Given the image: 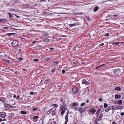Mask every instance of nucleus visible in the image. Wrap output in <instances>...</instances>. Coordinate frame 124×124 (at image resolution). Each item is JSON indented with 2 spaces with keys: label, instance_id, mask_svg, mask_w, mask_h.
<instances>
[{
  "label": "nucleus",
  "instance_id": "1",
  "mask_svg": "<svg viewBox=\"0 0 124 124\" xmlns=\"http://www.w3.org/2000/svg\"><path fill=\"white\" fill-rule=\"evenodd\" d=\"M65 104L63 103V104L61 106L60 108V111L61 110H66L67 109V107L66 106Z\"/></svg>",
  "mask_w": 124,
  "mask_h": 124
},
{
  "label": "nucleus",
  "instance_id": "2",
  "mask_svg": "<svg viewBox=\"0 0 124 124\" xmlns=\"http://www.w3.org/2000/svg\"><path fill=\"white\" fill-rule=\"evenodd\" d=\"M103 116L102 114L101 115L99 116V118L98 119V118H97L95 120V122L96 124H97L98 120L100 121L101 120Z\"/></svg>",
  "mask_w": 124,
  "mask_h": 124
},
{
  "label": "nucleus",
  "instance_id": "3",
  "mask_svg": "<svg viewBox=\"0 0 124 124\" xmlns=\"http://www.w3.org/2000/svg\"><path fill=\"white\" fill-rule=\"evenodd\" d=\"M6 116L7 115L6 113L3 112H0V117H1L5 118Z\"/></svg>",
  "mask_w": 124,
  "mask_h": 124
},
{
  "label": "nucleus",
  "instance_id": "4",
  "mask_svg": "<svg viewBox=\"0 0 124 124\" xmlns=\"http://www.w3.org/2000/svg\"><path fill=\"white\" fill-rule=\"evenodd\" d=\"M18 42L16 40H14L12 43V45L13 47H16L18 45Z\"/></svg>",
  "mask_w": 124,
  "mask_h": 124
},
{
  "label": "nucleus",
  "instance_id": "5",
  "mask_svg": "<svg viewBox=\"0 0 124 124\" xmlns=\"http://www.w3.org/2000/svg\"><path fill=\"white\" fill-rule=\"evenodd\" d=\"M56 108H52L49 110L47 112V113L49 114L55 111Z\"/></svg>",
  "mask_w": 124,
  "mask_h": 124
},
{
  "label": "nucleus",
  "instance_id": "6",
  "mask_svg": "<svg viewBox=\"0 0 124 124\" xmlns=\"http://www.w3.org/2000/svg\"><path fill=\"white\" fill-rule=\"evenodd\" d=\"M72 91L74 93H76L78 91V89L76 86H74L72 88Z\"/></svg>",
  "mask_w": 124,
  "mask_h": 124
},
{
  "label": "nucleus",
  "instance_id": "7",
  "mask_svg": "<svg viewBox=\"0 0 124 124\" xmlns=\"http://www.w3.org/2000/svg\"><path fill=\"white\" fill-rule=\"evenodd\" d=\"M86 109V108H80L79 109L78 111L81 113H82Z\"/></svg>",
  "mask_w": 124,
  "mask_h": 124
},
{
  "label": "nucleus",
  "instance_id": "8",
  "mask_svg": "<svg viewBox=\"0 0 124 124\" xmlns=\"http://www.w3.org/2000/svg\"><path fill=\"white\" fill-rule=\"evenodd\" d=\"M82 84H85L86 85H87L89 84V83L86 80L84 79L83 80Z\"/></svg>",
  "mask_w": 124,
  "mask_h": 124
},
{
  "label": "nucleus",
  "instance_id": "9",
  "mask_svg": "<svg viewBox=\"0 0 124 124\" xmlns=\"http://www.w3.org/2000/svg\"><path fill=\"white\" fill-rule=\"evenodd\" d=\"M72 64L73 66H78L79 65V64L78 62L76 61L72 63Z\"/></svg>",
  "mask_w": 124,
  "mask_h": 124
},
{
  "label": "nucleus",
  "instance_id": "10",
  "mask_svg": "<svg viewBox=\"0 0 124 124\" xmlns=\"http://www.w3.org/2000/svg\"><path fill=\"white\" fill-rule=\"evenodd\" d=\"M68 113L65 116V124H66L68 122Z\"/></svg>",
  "mask_w": 124,
  "mask_h": 124
},
{
  "label": "nucleus",
  "instance_id": "11",
  "mask_svg": "<svg viewBox=\"0 0 124 124\" xmlns=\"http://www.w3.org/2000/svg\"><path fill=\"white\" fill-rule=\"evenodd\" d=\"M0 101L3 103H4L6 101V99L4 98H0Z\"/></svg>",
  "mask_w": 124,
  "mask_h": 124
},
{
  "label": "nucleus",
  "instance_id": "12",
  "mask_svg": "<svg viewBox=\"0 0 124 124\" xmlns=\"http://www.w3.org/2000/svg\"><path fill=\"white\" fill-rule=\"evenodd\" d=\"M4 107H8L9 108L12 107V105L6 103H5L4 105Z\"/></svg>",
  "mask_w": 124,
  "mask_h": 124
},
{
  "label": "nucleus",
  "instance_id": "13",
  "mask_svg": "<svg viewBox=\"0 0 124 124\" xmlns=\"http://www.w3.org/2000/svg\"><path fill=\"white\" fill-rule=\"evenodd\" d=\"M115 99H119L120 98L121 95H120L116 94L115 95Z\"/></svg>",
  "mask_w": 124,
  "mask_h": 124
},
{
  "label": "nucleus",
  "instance_id": "14",
  "mask_svg": "<svg viewBox=\"0 0 124 124\" xmlns=\"http://www.w3.org/2000/svg\"><path fill=\"white\" fill-rule=\"evenodd\" d=\"M79 47L76 46L73 48V50L74 51H78L79 50Z\"/></svg>",
  "mask_w": 124,
  "mask_h": 124
},
{
  "label": "nucleus",
  "instance_id": "15",
  "mask_svg": "<svg viewBox=\"0 0 124 124\" xmlns=\"http://www.w3.org/2000/svg\"><path fill=\"white\" fill-rule=\"evenodd\" d=\"M96 111V110L95 109H90V112L93 113H95Z\"/></svg>",
  "mask_w": 124,
  "mask_h": 124
},
{
  "label": "nucleus",
  "instance_id": "16",
  "mask_svg": "<svg viewBox=\"0 0 124 124\" xmlns=\"http://www.w3.org/2000/svg\"><path fill=\"white\" fill-rule=\"evenodd\" d=\"M67 84L65 83H63L62 85V88L64 89L66 87Z\"/></svg>",
  "mask_w": 124,
  "mask_h": 124
},
{
  "label": "nucleus",
  "instance_id": "17",
  "mask_svg": "<svg viewBox=\"0 0 124 124\" xmlns=\"http://www.w3.org/2000/svg\"><path fill=\"white\" fill-rule=\"evenodd\" d=\"M101 110V109H99L97 111L96 113L97 116V117H98V116L99 115L100 112Z\"/></svg>",
  "mask_w": 124,
  "mask_h": 124
},
{
  "label": "nucleus",
  "instance_id": "18",
  "mask_svg": "<svg viewBox=\"0 0 124 124\" xmlns=\"http://www.w3.org/2000/svg\"><path fill=\"white\" fill-rule=\"evenodd\" d=\"M78 103L76 102L73 103H72V106L76 107L78 106Z\"/></svg>",
  "mask_w": 124,
  "mask_h": 124
},
{
  "label": "nucleus",
  "instance_id": "19",
  "mask_svg": "<svg viewBox=\"0 0 124 124\" xmlns=\"http://www.w3.org/2000/svg\"><path fill=\"white\" fill-rule=\"evenodd\" d=\"M8 20L6 19H0V22H5L7 21Z\"/></svg>",
  "mask_w": 124,
  "mask_h": 124
},
{
  "label": "nucleus",
  "instance_id": "20",
  "mask_svg": "<svg viewBox=\"0 0 124 124\" xmlns=\"http://www.w3.org/2000/svg\"><path fill=\"white\" fill-rule=\"evenodd\" d=\"M116 109H122V107L119 106H118L115 108Z\"/></svg>",
  "mask_w": 124,
  "mask_h": 124
},
{
  "label": "nucleus",
  "instance_id": "21",
  "mask_svg": "<svg viewBox=\"0 0 124 124\" xmlns=\"http://www.w3.org/2000/svg\"><path fill=\"white\" fill-rule=\"evenodd\" d=\"M111 109V108L110 106H109V108H108L106 109L105 111V112H108V111L110 110Z\"/></svg>",
  "mask_w": 124,
  "mask_h": 124
},
{
  "label": "nucleus",
  "instance_id": "22",
  "mask_svg": "<svg viewBox=\"0 0 124 124\" xmlns=\"http://www.w3.org/2000/svg\"><path fill=\"white\" fill-rule=\"evenodd\" d=\"M76 25H77V23H75L74 24H70L69 26L70 27H72L73 26H76Z\"/></svg>",
  "mask_w": 124,
  "mask_h": 124
},
{
  "label": "nucleus",
  "instance_id": "23",
  "mask_svg": "<svg viewBox=\"0 0 124 124\" xmlns=\"http://www.w3.org/2000/svg\"><path fill=\"white\" fill-rule=\"evenodd\" d=\"M99 7L98 6H96L94 8V11L96 12V11L98 9Z\"/></svg>",
  "mask_w": 124,
  "mask_h": 124
},
{
  "label": "nucleus",
  "instance_id": "24",
  "mask_svg": "<svg viewBox=\"0 0 124 124\" xmlns=\"http://www.w3.org/2000/svg\"><path fill=\"white\" fill-rule=\"evenodd\" d=\"M21 113L22 114H27V112L25 111H21Z\"/></svg>",
  "mask_w": 124,
  "mask_h": 124
},
{
  "label": "nucleus",
  "instance_id": "25",
  "mask_svg": "<svg viewBox=\"0 0 124 124\" xmlns=\"http://www.w3.org/2000/svg\"><path fill=\"white\" fill-rule=\"evenodd\" d=\"M115 90L118 91H121V88L120 87H116L115 88Z\"/></svg>",
  "mask_w": 124,
  "mask_h": 124
},
{
  "label": "nucleus",
  "instance_id": "26",
  "mask_svg": "<svg viewBox=\"0 0 124 124\" xmlns=\"http://www.w3.org/2000/svg\"><path fill=\"white\" fill-rule=\"evenodd\" d=\"M49 40L47 38H45L44 39V41L45 42H49Z\"/></svg>",
  "mask_w": 124,
  "mask_h": 124
},
{
  "label": "nucleus",
  "instance_id": "27",
  "mask_svg": "<svg viewBox=\"0 0 124 124\" xmlns=\"http://www.w3.org/2000/svg\"><path fill=\"white\" fill-rule=\"evenodd\" d=\"M65 110H61L60 111H61V114L62 115H63L65 113Z\"/></svg>",
  "mask_w": 124,
  "mask_h": 124
},
{
  "label": "nucleus",
  "instance_id": "28",
  "mask_svg": "<svg viewBox=\"0 0 124 124\" xmlns=\"http://www.w3.org/2000/svg\"><path fill=\"white\" fill-rule=\"evenodd\" d=\"M122 100H120L118 101V103L119 105H120L122 103Z\"/></svg>",
  "mask_w": 124,
  "mask_h": 124
},
{
  "label": "nucleus",
  "instance_id": "29",
  "mask_svg": "<svg viewBox=\"0 0 124 124\" xmlns=\"http://www.w3.org/2000/svg\"><path fill=\"white\" fill-rule=\"evenodd\" d=\"M61 84L59 83L56 85V87H57L58 88H60V87H61Z\"/></svg>",
  "mask_w": 124,
  "mask_h": 124
},
{
  "label": "nucleus",
  "instance_id": "30",
  "mask_svg": "<svg viewBox=\"0 0 124 124\" xmlns=\"http://www.w3.org/2000/svg\"><path fill=\"white\" fill-rule=\"evenodd\" d=\"M30 94L31 95H32L33 94H34L35 95H36V93H34L32 92H30Z\"/></svg>",
  "mask_w": 124,
  "mask_h": 124
},
{
  "label": "nucleus",
  "instance_id": "31",
  "mask_svg": "<svg viewBox=\"0 0 124 124\" xmlns=\"http://www.w3.org/2000/svg\"><path fill=\"white\" fill-rule=\"evenodd\" d=\"M104 108H106V107H107L108 106V104L107 103H105L104 104Z\"/></svg>",
  "mask_w": 124,
  "mask_h": 124
},
{
  "label": "nucleus",
  "instance_id": "32",
  "mask_svg": "<svg viewBox=\"0 0 124 124\" xmlns=\"http://www.w3.org/2000/svg\"><path fill=\"white\" fill-rule=\"evenodd\" d=\"M14 33H8L7 34V35H8V36H11L13 35H14Z\"/></svg>",
  "mask_w": 124,
  "mask_h": 124
},
{
  "label": "nucleus",
  "instance_id": "33",
  "mask_svg": "<svg viewBox=\"0 0 124 124\" xmlns=\"http://www.w3.org/2000/svg\"><path fill=\"white\" fill-rule=\"evenodd\" d=\"M50 79L48 78H47L45 80V82L46 83H48Z\"/></svg>",
  "mask_w": 124,
  "mask_h": 124
},
{
  "label": "nucleus",
  "instance_id": "34",
  "mask_svg": "<svg viewBox=\"0 0 124 124\" xmlns=\"http://www.w3.org/2000/svg\"><path fill=\"white\" fill-rule=\"evenodd\" d=\"M6 120V119L4 118L3 119H2L0 118V122H2V121H5Z\"/></svg>",
  "mask_w": 124,
  "mask_h": 124
},
{
  "label": "nucleus",
  "instance_id": "35",
  "mask_svg": "<svg viewBox=\"0 0 124 124\" xmlns=\"http://www.w3.org/2000/svg\"><path fill=\"white\" fill-rule=\"evenodd\" d=\"M56 70V69L55 68H54L53 69L51 70L52 72L53 73Z\"/></svg>",
  "mask_w": 124,
  "mask_h": 124
},
{
  "label": "nucleus",
  "instance_id": "36",
  "mask_svg": "<svg viewBox=\"0 0 124 124\" xmlns=\"http://www.w3.org/2000/svg\"><path fill=\"white\" fill-rule=\"evenodd\" d=\"M39 117L38 116H34L33 117V118L34 119H38L39 118Z\"/></svg>",
  "mask_w": 124,
  "mask_h": 124
},
{
  "label": "nucleus",
  "instance_id": "37",
  "mask_svg": "<svg viewBox=\"0 0 124 124\" xmlns=\"http://www.w3.org/2000/svg\"><path fill=\"white\" fill-rule=\"evenodd\" d=\"M104 65V64H102V65H100V66H99L98 67H96V69H98V68L99 67H101V66H103V65Z\"/></svg>",
  "mask_w": 124,
  "mask_h": 124
},
{
  "label": "nucleus",
  "instance_id": "38",
  "mask_svg": "<svg viewBox=\"0 0 124 124\" xmlns=\"http://www.w3.org/2000/svg\"><path fill=\"white\" fill-rule=\"evenodd\" d=\"M52 106L53 107H58V105L56 104H53L52 105Z\"/></svg>",
  "mask_w": 124,
  "mask_h": 124
},
{
  "label": "nucleus",
  "instance_id": "39",
  "mask_svg": "<svg viewBox=\"0 0 124 124\" xmlns=\"http://www.w3.org/2000/svg\"><path fill=\"white\" fill-rule=\"evenodd\" d=\"M85 102L82 103L81 104L80 106H82L84 105H85Z\"/></svg>",
  "mask_w": 124,
  "mask_h": 124
},
{
  "label": "nucleus",
  "instance_id": "40",
  "mask_svg": "<svg viewBox=\"0 0 124 124\" xmlns=\"http://www.w3.org/2000/svg\"><path fill=\"white\" fill-rule=\"evenodd\" d=\"M8 15H9V17H13V15L11 14V13H8Z\"/></svg>",
  "mask_w": 124,
  "mask_h": 124
},
{
  "label": "nucleus",
  "instance_id": "41",
  "mask_svg": "<svg viewBox=\"0 0 124 124\" xmlns=\"http://www.w3.org/2000/svg\"><path fill=\"white\" fill-rule=\"evenodd\" d=\"M58 61H55L54 62L53 64L54 65H56L58 63Z\"/></svg>",
  "mask_w": 124,
  "mask_h": 124
},
{
  "label": "nucleus",
  "instance_id": "42",
  "mask_svg": "<svg viewBox=\"0 0 124 124\" xmlns=\"http://www.w3.org/2000/svg\"><path fill=\"white\" fill-rule=\"evenodd\" d=\"M54 112L53 113H52V116L55 115L56 114V112L55 111H54Z\"/></svg>",
  "mask_w": 124,
  "mask_h": 124
},
{
  "label": "nucleus",
  "instance_id": "43",
  "mask_svg": "<svg viewBox=\"0 0 124 124\" xmlns=\"http://www.w3.org/2000/svg\"><path fill=\"white\" fill-rule=\"evenodd\" d=\"M39 60L37 59H35L34 60V62H35L38 61H39Z\"/></svg>",
  "mask_w": 124,
  "mask_h": 124
},
{
  "label": "nucleus",
  "instance_id": "44",
  "mask_svg": "<svg viewBox=\"0 0 124 124\" xmlns=\"http://www.w3.org/2000/svg\"><path fill=\"white\" fill-rule=\"evenodd\" d=\"M37 109V108H34L32 109V110L33 111H35Z\"/></svg>",
  "mask_w": 124,
  "mask_h": 124
},
{
  "label": "nucleus",
  "instance_id": "45",
  "mask_svg": "<svg viewBox=\"0 0 124 124\" xmlns=\"http://www.w3.org/2000/svg\"><path fill=\"white\" fill-rule=\"evenodd\" d=\"M62 72L63 74H64L65 73V70H63L62 71Z\"/></svg>",
  "mask_w": 124,
  "mask_h": 124
},
{
  "label": "nucleus",
  "instance_id": "46",
  "mask_svg": "<svg viewBox=\"0 0 124 124\" xmlns=\"http://www.w3.org/2000/svg\"><path fill=\"white\" fill-rule=\"evenodd\" d=\"M119 42H117L116 43H113V44H117V45L119 44Z\"/></svg>",
  "mask_w": 124,
  "mask_h": 124
},
{
  "label": "nucleus",
  "instance_id": "47",
  "mask_svg": "<svg viewBox=\"0 0 124 124\" xmlns=\"http://www.w3.org/2000/svg\"><path fill=\"white\" fill-rule=\"evenodd\" d=\"M43 34L44 36H46L48 35V34L47 33H44Z\"/></svg>",
  "mask_w": 124,
  "mask_h": 124
},
{
  "label": "nucleus",
  "instance_id": "48",
  "mask_svg": "<svg viewBox=\"0 0 124 124\" xmlns=\"http://www.w3.org/2000/svg\"><path fill=\"white\" fill-rule=\"evenodd\" d=\"M45 60L46 61H47L49 60V58H46L45 59Z\"/></svg>",
  "mask_w": 124,
  "mask_h": 124
},
{
  "label": "nucleus",
  "instance_id": "49",
  "mask_svg": "<svg viewBox=\"0 0 124 124\" xmlns=\"http://www.w3.org/2000/svg\"><path fill=\"white\" fill-rule=\"evenodd\" d=\"M23 58L22 57H20L19 58V61H21L23 60Z\"/></svg>",
  "mask_w": 124,
  "mask_h": 124
},
{
  "label": "nucleus",
  "instance_id": "50",
  "mask_svg": "<svg viewBox=\"0 0 124 124\" xmlns=\"http://www.w3.org/2000/svg\"><path fill=\"white\" fill-rule=\"evenodd\" d=\"M12 15H15V16H16L17 17V18H20V17H19V16H16V14H12Z\"/></svg>",
  "mask_w": 124,
  "mask_h": 124
},
{
  "label": "nucleus",
  "instance_id": "51",
  "mask_svg": "<svg viewBox=\"0 0 124 124\" xmlns=\"http://www.w3.org/2000/svg\"><path fill=\"white\" fill-rule=\"evenodd\" d=\"M120 115L121 116H123L124 115V112L121 113Z\"/></svg>",
  "mask_w": 124,
  "mask_h": 124
},
{
  "label": "nucleus",
  "instance_id": "52",
  "mask_svg": "<svg viewBox=\"0 0 124 124\" xmlns=\"http://www.w3.org/2000/svg\"><path fill=\"white\" fill-rule=\"evenodd\" d=\"M104 45V43H101V44H100L99 46H103Z\"/></svg>",
  "mask_w": 124,
  "mask_h": 124
},
{
  "label": "nucleus",
  "instance_id": "53",
  "mask_svg": "<svg viewBox=\"0 0 124 124\" xmlns=\"http://www.w3.org/2000/svg\"><path fill=\"white\" fill-rule=\"evenodd\" d=\"M20 98V96L19 95H18L16 98L17 100H18Z\"/></svg>",
  "mask_w": 124,
  "mask_h": 124
},
{
  "label": "nucleus",
  "instance_id": "54",
  "mask_svg": "<svg viewBox=\"0 0 124 124\" xmlns=\"http://www.w3.org/2000/svg\"><path fill=\"white\" fill-rule=\"evenodd\" d=\"M112 124H117L114 121H113L112 122Z\"/></svg>",
  "mask_w": 124,
  "mask_h": 124
},
{
  "label": "nucleus",
  "instance_id": "55",
  "mask_svg": "<svg viewBox=\"0 0 124 124\" xmlns=\"http://www.w3.org/2000/svg\"><path fill=\"white\" fill-rule=\"evenodd\" d=\"M109 35V34L108 33H107L105 35L106 36H108Z\"/></svg>",
  "mask_w": 124,
  "mask_h": 124
},
{
  "label": "nucleus",
  "instance_id": "56",
  "mask_svg": "<svg viewBox=\"0 0 124 124\" xmlns=\"http://www.w3.org/2000/svg\"><path fill=\"white\" fill-rule=\"evenodd\" d=\"M23 70L24 71H25V72H27V70H26L25 69H24Z\"/></svg>",
  "mask_w": 124,
  "mask_h": 124
},
{
  "label": "nucleus",
  "instance_id": "57",
  "mask_svg": "<svg viewBox=\"0 0 124 124\" xmlns=\"http://www.w3.org/2000/svg\"><path fill=\"white\" fill-rule=\"evenodd\" d=\"M99 101L100 102H101L102 101V99L101 98L99 99Z\"/></svg>",
  "mask_w": 124,
  "mask_h": 124
},
{
  "label": "nucleus",
  "instance_id": "58",
  "mask_svg": "<svg viewBox=\"0 0 124 124\" xmlns=\"http://www.w3.org/2000/svg\"><path fill=\"white\" fill-rule=\"evenodd\" d=\"M16 95L15 94H14V96H13V97L14 98H16Z\"/></svg>",
  "mask_w": 124,
  "mask_h": 124
},
{
  "label": "nucleus",
  "instance_id": "59",
  "mask_svg": "<svg viewBox=\"0 0 124 124\" xmlns=\"http://www.w3.org/2000/svg\"><path fill=\"white\" fill-rule=\"evenodd\" d=\"M89 101V100H86V103H88Z\"/></svg>",
  "mask_w": 124,
  "mask_h": 124
},
{
  "label": "nucleus",
  "instance_id": "60",
  "mask_svg": "<svg viewBox=\"0 0 124 124\" xmlns=\"http://www.w3.org/2000/svg\"><path fill=\"white\" fill-rule=\"evenodd\" d=\"M19 101H21L23 100V99L22 98H20L19 99Z\"/></svg>",
  "mask_w": 124,
  "mask_h": 124
},
{
  "label": "nucleus",
  "instance_id": "61",
  "mask_svg": "<svg viewBox=\"0 0 124 124\" xmlns=\"http://www.w3.org/2000/svg\"><path fill=\"white\" fill-rule=\"evenodd\" d=\"M63 99H62L61 100V102H63Z\"/></svg>",
  "mask_w": 124,
  "mask_h": 124
},
{
  "label": "nucleus",
  "instance_id": "62",
  "mask_svg": "<svg viewBox=\"0 0 124 124\" xmlns=\"http://www.w3.org/2000/svg\"><path fill=\"white\" fill-rule=\"evenodd\" d=\"M6 60V61L7 62H9V61L8 60Z\"/></svg>",
  "mask_w": 124,
  "mask_h": 124
},
{
  "label": "nucleus",
  "instance_id": "63",
  "mask_svg": "<svg viewBox=\"0 0 124 124\" xmlns=\"http://www.w3.org/2000/svg\"><path fill=\"white\" fill-rule=\"evenodd\" d=\"M38 46L39 48H41L42 47V46L41 45H38Z\"/></svg>",
  "mask_w": 124,
  "mask_h": 124
},
{
  "label": "nucleus",
  "instance_id": "64",
  "mask_svg": "<svg viewBox=\"0 0 124 124\" xmlns=\"http://www.w3.org/2000/svg\"><path fill=\"white\" fill-rule=\"evenodd\" d=\"M47 108V107H46V108L45 109H44V111H46V109Z\"/></svg>",
  "mask_w": 124,
  "mask_h": 124
}]
</instances>
